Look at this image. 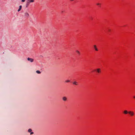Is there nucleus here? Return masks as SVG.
<instances>
[{
    "mask_svg": "<svg viewBox=\"0 0 135 135\" xmlns=\"http://www.w3.org/2000/svg\"><path fill=\"white\" fill-rule=\"evenodd\" d=\"M25 0H22V2H25Z\"/></svg>",
    "mask_w": 135,
    "mask_h": 135,
    "instance_id": "nucleus-16",
    "label": "nucleus"
},
{
    "mask_svg": "<svg viewBox=\"0 0 135 135\" xmlns=\"http://www.w3.org/2000/svg\"><path fill=\"white\" fill-rule=\"evenodd\" d=\"M73 84H74L75 85H78V84H77V82L76 81H74L73 82Z\"/></svg>",
    "mask_w": 135,
    "mask_h": 135,
    "instance_id": "nucleus-11",
    "label": "nucleus"
},
{
    "mask_svg": "<svg viewBox=\"0 0 135 135\" xmlns=\"http://www.w3.org/2000/svg\"><path fill=\"white\" fill-rule=\"evenodd\" d=\"M95 71L98 73H100L101 72V69L100 68H98L95 70Z\"/></svg>",
    "mask_w": 135,
    "mask_h": 135,
    "instance_id": "nucleus-4",
    "label": "nucleus"
},
{
    "mask_svg": "<svg viewBox=\"0 0 135 135\" xmlns=\"http://www.w3.org/2000/svg\"><path fill=\"white\" fill-rule=\"evenodd\" d=\"M128 113L131 116H133L134 114V112L133 111H129Z\"/></svg>",
    "mask_w": 135,
    "mask_h": 135,
    "instance_id": "nucleus-2",
    "label": "nucleus"
},
{
    "mask_svg": "<svg viewBox=\"0 0 135 135\" xmlns=\"http://www.w3.org/2000/svg\"><path fill=\"white\" fill-rule=\"evenodd\" d=\"M76 52L79 55L80 54V52L78 50H76Z\"/></svg>",
    "mask_w": 135,
    "mask_h": 135,
    "instance_id": "nucleus-13",
    "label": "nucleus"
},
{
    "mask_svg": "<svg viewBox=\"0 0 135 135\" xmlns=\"http://www.w3.org/2000/svg\"><path fill=\"white\" fill-rule=\"evenodd\" d=\"M74 0H70V1H74Z\"/></svg>",
    "mask_w": 135,
    "mask_h": 135,
    "instance_id": "nucleus-17",
    "label": "nucleus"
},
{
    "mask_svg": "<svg viewBox=\"0 0 135 135\" xmlns=\"http://www.w3.org/2000/svg\"><path fill=\"white\" fill-rule=\"evenodd\" d=\"M32 131V129H28V132H29L30 133V134L31 135L33 133V132H31Z\"/></svg>",
    "mask_w": 135,
    "mask_h": 135,
    "instance_id": "nucleus-5",
    "label": "nucleus"
},
{
    "mask_svg": "<svg viewBox=\"0 0 135 135\" xmlns=\"http://www.w3.org/2000/svg\"><path fill=\"white\" fill-rule=\"evenodd\" d=\"M123 113L125 114H127L128 113V112L127 110H125L123 111Z\"/></svg>",
    "mask_w": 135,
    "mask_h": 135,
    "instance_id": "nucleus-8",
    "label": "nucleus"
},
{
    "mask_svg": "<svg viewBox=\"0 0 135 135\" xmlns=\"http://www.w3.org/2000/svg\"><path fill=\"white\" fill-rule=\"evenodd\" d=\"M22 8V6H20L19 8L18 9V12L20 11H21V9Z\"/></svg>",
    "mask_w": 135,
    "mask_h": 135,
    "instance_id": "nucleus-9",
    "label": "nucleus"
},
{
    "mask_svg": "<svg viewBox=\"0 0 135 135\" xmlns=\"http://www.w3.org/2000/svg\"><path fill=\"white\" fill-rule=\"evenodd\" d=\"M94 46L95 50L96 51H98V49L97 48L96 45H94Z\"/></svg>",
    "mask_w": 135,
    "mask_h": 135,
    "instance_id": "nucleus-10",
    "label": "nucleus"
},
{
    "mask_svg": "<svg viewBox=\"0 0 135 135\" xmlns=\"http://www.w3.org/2000/svg\"><path fill=\"white\" fill-rule=\"evenodd\" d=\"M27 60L30 61L31 62H33L34 61V60L32 58L28 57L27 58Z\"/></svg>",
    "mask_w": 135,
    "mask_h": 135,
    "instance_id": "nucleus-3",
    "label": "nucleus"
},
{
    "mask_svg": "<svg viewBox=\"0 0 135 135\" xmlns=\"http://www.w3.org/2000/svg\"><path fill=\"white\" fill-rule=\"evenodd\" d=\"M35 1V0H27L26 3V6H27L31 3L34 2Z\"/></svg>",
    "mask_w": 135,
    "mask_h": 135,
    "instance_id": "nucleus-1",
    "label": "nucleus"
},
{
    "mask_svg": "<svg viewBox=\"0 0 135 135\" xmlns=\"http://www.w3.org/2000/svg\"><path fill=\"white\" fill-rule=\"evenodd\" d=\"M133 98H135V96H133Z\"/></svg>",
    "mask_w": 135,
    "mask_h": 135,
    "instance_id": "nucleus-18",
    "label": "nucleus"
},
{
    "mask_svg": "<svg viewBox=\"0 0 135 135\" xmlns=\"http://www.w3.org/2000/svg\"><path fill=\"white\" fill-rule=\"evenodd\" d=\"M36 72L37 73V74H40L41 72L39 71V70H37L36 71Z\"/></svg>",
    "mask_w": 135,
    "mask_h": 135,
    "instance_id": "nucleus-12",
    "label": "nucleus"
},
{
    "mask_svg": "<svg viewBox=\"0 0 135 135\" xmlns=\"http://www.w3.org/2000/svg\"><path fill=\"white\" fill-rule=\"evenodd\" d=\"M97 4L98 5V6H101V4L100 3H98Z\"/></svg>",
    "mask_w": 135,
    "mask_h": 135,
    "instance_id": "nucleus-14",
    "label": "nucleus"
},
{
    "mask_svg": "<svg viewBox=\"0 0 135 135\" xmlns=\"http://www.w3.org/2000/svg\"><path fill=\"white\" fill-rule=\"evenodd\" d=\"M62 100L65 101L67 100V98L65 97H63L62 98Z\"/></svg>",
    "mask_w": 135,
    "mask_h": 135,
    "instance_id": "nucleus-7",
    "label": "nucleus"
},
{
    "mask_svg": "<svg viewBox=\"0 0 135 135\" xmlns=\"http://www.w3.org/2000/svg\"><path fill=\"white\" fill-rule=\"evenodd\" d=\"M70 81L69 80H66L65 81V82L66 83H68L70 82Z\"/></svg>",
    "mask_w": 135,
    "mask_h": 135,
    "instance_id": "nucleus-15",
    "label": "nucleus"
},
{
    "mask_svg": "<svg viewBox=\"0 0 135 135\" xmlns=\"http://www.w3.org/2000/svg\"><path fill=\"white\" fill-rule=\"evenodd\" d=\"M24 16L26 17H28L29 15L27 12H26L24 13Z\"/></svg>",
    "mask_w": 135,
    "mask_h": 135,
    "instance_id": "nucleus-6",
    "label": "nucleus"
}]
</instances>
